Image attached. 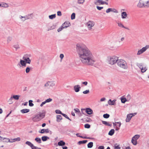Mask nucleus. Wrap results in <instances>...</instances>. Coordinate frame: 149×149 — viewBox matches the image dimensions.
I'll use <instances>...</instances> for the list:
<instances>
[{
  "mask_svg": "<svg viewBox=\"0 0 149 149\" xmlns=\"http://www.w3.org/2000/svg\"><path fill=\"white\" fill-rule=\"evenodd\" d=\"M76 47L82 63L84 65L93 66L96 60L90 50L84 45L80 44H77Z\"/></svg>",
  "mask_w": 149,
  "mask_h": 149,
  "instance_id": "f257e3e1",
  "label": "nucleus"
},
{
  "mask_svg": "<svg viewBox=\"0 0 149 149\" xmlns=\"http://www.w3.org/2000/svg\"><path fill=\"white\" fill-rule=\"evenodd\" d=\"M30 55L25 54L23 56L22 58L24 60L20 59V63L21 65L23 67L26 66V64H30L31 62V60L29 58Z\"/></svg>",
  "mask_w": 149,
  "mask_h": 149,
  "instance_id": "f03ea898",
  "label": "nucleus"
},
{
  "mask_svg": "<svg viewBox=\"0 0 149 149\" xmlns=\"http://www.w3.org/2000/svg\"><path fill=\"white\" fill-rule=\"evenodd\" d=\"M117 65L121 68L126 69L128 66L126 61L122 59H118L117 63Z\"/></svg>",
  "mask_w": 149,
  "mask_h": 149,
  "instance_id": "7ed1b4c3",
  "label": "nucleus"
},
{
  "mask_svg": "<svg viewBox=\"0 0 149 149\" xmlns=\"http://www.w3.org/2000/svg\"><path fill=\"white\" fill-rule=\"evenodd\" d=\"M45 116V113L40 112L39 114L35 115L32 118V120L34 122H38L44 118Z\"/></svg>",
  "mask_w": 149,
  "mask_h": 149,
  "instance_id": "20e7f679",
  "label": "nucleus"
},
{
  "mask_svg": "<svg viewBox=\"0 0 149 149\" xmlns=\"http://www.w3.org/2000/svg\"><path fill=\"white\" fill-rule=\"evenodd\" d=\"M118 59V58L117 56H112L108 57L107 61L109 64L113 65L117 63Z\"/></svg>",
  "mask_w": 149,
  "mask_h": 149,
  "instance_id": "39448f33",
  "label": "nucleus"
},
{
  "mask_svg": "<svg viewBox=\"0 0 149 149\" xmlns=\"http://www.w3.org/2000/svg\"><path fill=\"white\" fill-rule=\"evenodd\" d=\"M149 48V45H146L145 47H143L141 49L139 50L137 54V55H140L142 53H143L147 49Z\"/></svg>",
  "mask_w": 149,
  "mask_h": 149,
  "instance_id": "423d86ee",
  "label": "nucleus"
},
{
  "mask_svg": "<svg viewBox=\"0 0 149 149\" xmlns=\"http://www.w3.org/2000/svg\"><path fill=\"white\" fill-rule=\"evenodd\" d=\"M87 25L88 27V29L90 30L92 29V27L94 25V23L93 21H89L87 23Z\"/></svg>",
  "mask_w": 149,
  "mask_h": 149,
  "instance_id": "0eeeda50",
  "label": "nucleus"
},
{
  "mask_svg": "<svg viewBox=\"0 0 149 149\" xmlns=\"http://www.w3.org/2000/svg\"><path fill=\"white\" fill-rule=\"evenodd\" d=\"M33 14H29L28 15H25L24 16V19H22V20L23 21H24L26 19H32L33 18L32 17Z\"/></svg>",
  "mask_w": 149,
  "mask_h": 149,
  "instance_id": "6e6552de",
  "label": "nucleus"
},
{
  "mask_svg": "<svg viewBox=\"0 0 149 149\" xmlns=\"http://www.w3.org/2000/svg\"><path fill=\"white\" fill-rule=\"evenodd\" d=\"M137 6L139 8L144 7V3L141 0H140L137 5Z\"/></svg>",
  "mask_w": 149,
  "mask_h": 149,
  "instance_id": "1a4fd4ad",
  "label": "nucleus"
},
{
  "mask_svg": "<svg viewBox=\"0 0 149 149\" xmlns=\"http://www.w3.org/2000/svg\"><path fill=\"white\" fill-rule=\"evenodd\" d=\"M70 23L69 21H65L62 24V26L64 28H67L70 25Z\"/></svg>",
  "mask_w": 149,
  "mask_h": 149,
  "instance_id": "9d476101",
  "label": "nucleus"
},
{
  "mask_svg": "<svg viewBox=\"0 0 149 149\" xmlns=\"http://www.w3.org/2000/svg\"><path fill=\"white\" fill-rule=\"evenodd\" d=\"M85 112L89 115L92 114L93 113L92 110L90 108H86L85 109Z\"/></svg>",
  "mask_w": 149,
  "mask_h": 149,
  "instance_id": "9b49d317",
  "label": "nucleus"
},
{
  "mask_svg": "<svg viewBox=\"0 0 149 149\" xmlns=\"http://www.w3.org/2000/svg\"><path fill=\"white\" fill-rule=\"evenodd\" d=\"M81 87L79 85H76L74 86V90L76 92H78L79 91Z\"/></svg>",
  "mask_w": 149,
  "mask_h": 149,
  "instance_id": "f8f14e48",
  "label": "nucleus"
},
{
  "mask_svg": "<svg viewBox=\"0 0 149 149\" xmlns=\"http://www.w3.org/2000/svg\"><path fill=\"white\" fill-rule=\"evenodd\" d=\"M49 132V130L48 129H42L41 131H39V132L40 133L43 134L44 133H48Z\"/></svg>",
  "mask_w": 149,
  "mask_h": 149,
  "instance_id": "ddd939ff",
  "label": "nucleus"
},
{
  "mask_svg": "<svg viewBox=\"0 0 149 149\" xmlns=\"http://www.w3.org/2000/svg\"><path fill=\"white\" fill-rule=\"evenodd\" d=\"M132 116H131V114H127V118L126 119L125 121L126 122H129L130 121V120L132 118Z\"/></svg>",
  "mask_w": 149,
  "mask_h": 149,
  "instance_id": "4468645a",
  "label": "nucleus"
},
{
  "mask_svg": "<svg viewBox=\"0 0 149 149\" xmlns=\"http://www.w3.org/2000/svg\"><path fill=\"white\" fill-rule=\"evenodd\" d=\"M116 100H114L112 101H111V99L109 100L108 101V103L110 105H114L115 104Z\"/></svg>",
  "mask_w": 149,
  "mask_h": 149,
  "instance_id": "2eb2a0df",
  "label": "nucleus"
},
{
  "mask_svg": "<svg viewBox=\"0 0 149 149\" xmlns=\"http://www.w3.org/2000/svg\"><path fill=\"white\" fill-rule=\"evenodd\" d=\"M94 3L95 5H97L98 3H100L101 4H104V1L101 0H96L94 1Z\"/></svg>",
  "mask_w": 149,
  "mask_h": 149,
  "instance_id": "dca6fc26",
  "label": "nucleus"
},
{
  "mask_svg": "<svg viewBox=\"0 0 149 149\" xmlns=\"http://www.w3.org/2000/svg\"><path fill=\"white\" fill-rule=\"evenodd\" d=\"M58 144L60 146H63L65 144V143L63 140H61L58 142Z\"/></svg>",
  "mask_w": 149,
  "mask_h": 149,
  "instance_id": "f3484780",
  "label": "nucleus"
},
{
  "mask_svg": "<svg viewBox=\"0 0 149 149\" xmlns=\"http://www.w3.org/2000/svg\"><path fill=\"white\" fill-rule=\"evenodd\" d=\"M56 121L57 122H60L62 119V116L61 115H58L56 116Z\"/></svg>",
  "mask_w": 149,
  "mask_h": 149,
  "instance_id": "a211bd4d",
  "label": "nucleus"
},
{
  "mask_svg": "<svg viewBox=\"0 0 149 149\" xmlns=\"http://www.w3.org/2000/svg\"><path fill=\"white\" fill-rule=\"evenodd\" d=\"M20 111L22 113H25L29 112L30 111V110L29 109H23L21 110Z\"/></svg>",
  "mask_w": 149,
  "mask_h": 149,
  "instance_id": "6ab92c4d",
  "label": "nucleus"
},
{
  "mask_svg": "<svg viewBox=\"0 0 149 149\" xmlns=\"http://www.w3.org/2000/svg\"><path fill=\"white\" fill-rule=\"evenodd\" d=\"M127 14L125 12H122L121 13V17L122 19H125L127 17Z\"/></svg>",
  "mask_w": 149,
  "mask_h": 149,
  "instance_id": "aec40b11",
  "label": "nucleus"
},
{
  "mask_svg": "<svg viewBox=\"0 0 149 149\" xmlns=\"http://www.w3.org/2000/svg\"><path fill=\"white\" fill-rule=\"evenodd\" d=\"M102 122L104 125H105L107 126H108L110 127L111 126L112 124L109 123V122H108L106 121H104L103 120L102 121Z\"/></svg>",
  "mask_w": 149,
  "mask_h": 149,
  "instance_id": "412c9836",
  "label": "nucleus"
},
{
  "mask_svg": "<svg viewBox=\"0 0 149 149\" xmlns=\"http://www.w3.org/2000/svg\"><path fill=\"white\" fill-rule=\"evenodd\" d=\"M51 84H53V85H54V84L52 82L48 81L45 84V87H48V86H50Z\"/></svg>",
  "mask_w": 149,
  "mask_h": 149,
  "instance_id": "4be33fe9",
  "label": "nucleus"
},
{
  "mask_svg": "<svg viewBox=\"0 0 149 149\" xmlns=\"http://www.w3.org/2000/svg\"><path fill=\"white\" fill-rule=\"evenodd\" d=\"M118 25L119 27L124 28L127 30H129V29L128 28L125 27L121 23H118Z\"/></svg>",
  "mask_w": 149,
  "mask_h": 149,
  "instance_id": "5701e85b",
  "label": "nucleus"
},
{
  "mask_svg": "<svg viewBox=\"0 0 149 149\" xmlns=\"http://www.w3.org/2000/svg\"><path fill=\"white\" fill-rule=\"evenodd\" d=\"M41 139L43 141H46L47 139H49V137L47 136H44L42 137Z\"/></svg>",
  "mask_w": 149,
  "mask_h": 149,
  "instance_id": "b1692460",
  "label": "nucleus"
},
{
  "mask_svg": "<svg viewBox=\"0 0 149 149\" xmlns=\"http://www.w3.org/2000/svg\"><path fill=\"white\" fill-rule=\"evenodd\" d=\"M115 131L113 129H111L109 132L108 135L111 136H112L114 133Z\"/></svg>",
  "mask_w": 149,
  "mask_h": 149,
  "instance_id": "393cba45",
  "label": "nucleus"
},
{
  "mask_svg": "<svg viewBox=\"0 0 149 149\" xmlns=\"http://www.w3.org/2000/svg\"><path fill=\"white\" fill-rule=\"evenodd\" d=\"M35 141H36L39 143H41V139L38 137H36L35 139Z\"/></svg>",
  "mask_w": 149,
  "mask_h": 149,
  "instance_id": "a878e982",
  "label": "nucleus"
},
{
  "mask_svg": "<svg viewBox=\"0 0 149 149\" xmlns=\"http://www.w3.org/2000/svg\"><path fill=\"white\" fill-rule=\"evenodd\" d=\"M88 141L87 140H85L82 141H80L78 142V144L80 145L81 144H84L86 143Z\"/></svg>",
  "mask_w": 149,
  "mask_h": 149,
  "instance_id": "bb28decb",
  "label": "nucleus"
},
{
  "mask_svg": "<svg viewBox=\"0 0 149 149\" xmlns=\"http://www.w3.org/2000/svg\"><path fill=\"white\" fill-rule=\"evenodd\" d=\"M121 102L123 103H125L127 101V99L125 97H121Z\"/></svg>",
  "mask_w": 149,
  "mask_h": 149,
  "instance_id": "cd10ccee",
  "label": "nucleus"
},
{
  "mask_svg": "<svg viewBox=\"0 0 149 149\" xmlns=\"http://www.w3.org/2000/svg\"><path fill=\"white\" fill-rule=\"evenodd\" d=\"M93 146V142H90L87 145L88 148H91Z\"/></svg>",
  "mask_w": 149,
  "mask_h": 149,
  "instance_id": "c85d7f7f",
  "label": "nucleus"
},
{
  "mask_svg": "<svg viewBox=\"0 0 149 149\" xmlns=\"http://www.w3.org/2000/svg\"><path fill=\"white\" fill-rule=\"evenodd\" d=\"M20 139H21L20 137H17L16 138L14 139H12L13 141H10V142H15V141H20Z\"/></svg>",
  "mask_w": 149,
  "mask_h": 149,
  "instance_id": "c756f323",
  "label": "nucleus"
},
{
  "mask_svg": "<svg viewBox=\"0 0 149 149\" xmlns=\"http://www.w3.org/2000/svg\"><path fill=\"white\" fill-rule=\"evenodd\" d=\"M25 143L30 146L31 148L32 147H33V144L32 143H31V142L30 141H27L26 143Z\"/></svg>",
  "mask_w": 149,
  "mask_h": 149,
  "instance_id": "7c9ffc66",
  "label": "nucleus"
},
{
  "mask_svg": "<svg viewBox=\"0 0 149 149\" xmlns=\"http://www.w3.org/2000/svg\"><path fill=\"white\" fill-rule=\"evenodd\" d=\"M132 142L133 144L134 145H136L137 143V141L133 138H132Z\"/></svg>",
  "mask_w": 149,
  "mask_h": 149,
  "instance_id": "2f4dec72",
  "label": "nucleus"
},
{
  "mask_svg": "<svg viewBox=\"0 0 149 149\" xmlns=\"http://www.w3.org/2000/svg\"><path fill=\"white\" fill-rule=\"evenodd\" d=\"M140 135L138 134H136L132 138L134 139L135 140H137L139 138Z\"/></svg>",
  "mask_w": 149,
  "mask_h": 149,
  "instance_id": "473e14b6",
  "label": "nucleus"
},
{
  "mask_svg": "<svg viewBox=\"0 0 149 149\" xmlns=\"http://www.w3.org/2000/svg\"><path fill=\"white\" fill-rule=\"evenodd\" d=\"M12 39V37L11 36H9L7 38V42L8 43Z\"/></svg>",
  "mask_w": 149,
  "mask_h": 149,
  "instance_id": "72a5a7b5",
  "label": "nucleus"
},
{
  "mask_svg": "<svg viewBox=\"0 0 149 149\" xmlns=\"http://www.w3.org/2000/svg\"><path fill=\"white\" fill-rule=\"evenodd\" d=\"M56 15L55 14L49 16V17L50 19H53L56 17Z\"/></svg>",
  "mask_w": 149,
  "mask_h": 149,
  "instance_id": "f704fd0d",
  "label": "nucleus"
},
{
  "mask_svg": "<svg viewBox=\"0 0 149 149\" xmlns=\"http://www.w3.org/2000/svg\"><path fill=\"white\" fill-rule=\"evenodd\" d=\"M76 135L78 137H79L84 138V139H90V138H89V137H84L81 136H80L79 135V133L76 134Z\"/></svg>",
  "mask_w": 149,
  "mask_h": 149,
  "instance_id": "c9c22d12",
  "label": "nucleus"
},
{
  "mask_svg": "<svg viewBox=\"0 0 149 149\" xmlns=\"http://www.w3.org/2000/svg\"><path fill=\"white\" fill-rule=\"evenodd\" d=\"M110 115L109 114L106 113L103 115V117L104 118H109Z\"/></svg>",
  "mask_w": 149,
  "mask_h": 149,
  "instance_id": "e433bc0d",
  "label": "nucleus"
},
{
  "mask_svg": "<svg viewBox=\"0 0 149 149\" xmlns=\"http://www.w3.org/2000/svg\"><path fill=\"white\" fill-rule=\"evenodd\" d=\"M33 101L31 100H30L29 101V105L30 107H33L34 105V104L32 103Z\"/></svg>",
  "mask_w": 149,
  "mask_h": 149,
  "instance_id": "4c0bfd02",
  "label": "nucleus"
},
{
  "mask_svg": "<svg viewBox=\"0 0 149 149\" xmlns=\"http://www.w3.org/2000/svg\"><path fill=\"white\" fill-rule=\"evenodd\" d=\"M56 27V25H53L52 26L50 27L49 28L48 30V31L50 30H52L55 29Z\"/></svg>",
  "mask_w": 149,
  "mask_h": 149,
  "instance_id": "58836bf2",
  "label": "nucleus"
},
{
  "mask_svg": "<svg viewBox=\"0 0 149 149\" xmlns=\"http://www.w3.org/2000/svg\"><path fill=\"white\" fill-rule=\"evenodd\" d=\"M19 95H13V96L12 97H13V98L16 100H18L19 99Z\"/></svg>",
  "mask_w": 149,
  "mask_h": 149,
  "instance_id": "ea45409f",
  "label": "nucleus"
},
{
  "mask_svg": "<svg viewBox=\"0 0 149 149\" xmlns=\"http://www.w3.org/2000/svg\"><path fill=\"white\" fill-rule=\"evenodd\" d=\"M141 72H142L143 73L145 72L147 70V68L145 67V68H142L141 69Z\"/></svg>",
  "mask_w": 149,
  "mask_h": 149,
  "instance_id": "a19ab883",
  "label": "nucleus"
},
{
  "mask_svg": "<svg viewBox=\"0 0 149 149\" xmlns=\"http://www.w3.org/2000/svg\"><path fill=\"white\" fill-rule=\"evenodd\" d=\"M75 14L74 13H72L71 17V19L73 20L75 18Z\"/></svg>",
  "mask_w": 149,
  "mask_h": 149,
  "instance_id": "79ce46f5",
  "label": "nucleus"
},
{
  "mask_svg": "<svg viewBox=\"0 0 149 149\" xmlns=\"http://www.w3.org/2000/svg\"><path fill=\"white\" fill-rule=\"evenodd\" d=\"M2 7L7 8L8 7V4L6 3H2Z\"/></svg>",
  "mask_w": 149,
  "mask_h": 149,
  "instance_id": "37998d69",
  "label": "nucleus"
},
{
  "mask_svg": "<svg viewBox=\"0 0 149 149\" xmlns=\"http://www.w3.org/2000/svg\"><path fill=\"white\" fill-rule=\"evenodd\" d=\"M13 100V97H11L8 100V102L10 104H12L13 103L12 100Z\"/></svg>",
  "mask_w": 149,
  "mask_h": 149,
  "instance_id": "c03bdc74",
  "label": "nucleus"
},
{
  "mask_svg": "<svg viewBox=\"0 0 149 149\" xmlns=\"http://www.w3.org/2000/svg\"><path fill=\"white\" fill-rule=\"evenodd\" d=\"M85 0H77V3L78 4H83Z\"/></svg>",
  "mask_w": 149,
  "mask_h": 149,
  "instance_id": "a18cd8bd",
  "label": "nucleus"
},
{
  "mask_svg": "<svg viewBox=\"0 0 149 149\" xmlns=\"http://www.w3.org/2000/svg\"><path fill=\"white\" fill-rule=\"evenodd\" d=\"M113 11V9L111 8H109L107 9L106 10V12L107 13H108L110 12H112Z\"/></svg>",
  "mask_w": 149,
  "mask_h": 149,
  "instance_id": "49530a36",
  "label": "nucleus"
},
{
  "mask_svg": "<svg viewBox=\"0 0 149 149\" xmlns=\"http://www.w3.org/2000/svg\"><path fill=\"white\" fill-rule=\"evenodd\" d=\"M55 111L57 114H59L62 115V114L63 113L60 110L58 109L56 110Z\"/></svg>",
  "mask_w": 149,
  "mask_h": 149,
  "instance_id": "de8ad7c7",
  "label": "nucleus"
},
{
  "mask_svg": "<svg viewBox=\"0 0 149 149\" xmlns=\"http://www.w3.org/2000/svg\"><path fill=\"white\" fill-rule=\"evenodd\" d=\"M52 99L49 98L46 100L45 101V102L46 103L47 102H49L52 101Z\"/></svg>",
  "mask_w": 149,
  "mask_h": 149,
  "instance_id": "09e8293b",
  "label": "nucleus"
},
{
  "mask_svg": "<svg viewBox=\"0 0 149 149\" xmlns=\"http://www.w3.org/2000/svg\"><path fill=\"white\" fill-rule=\"evenodd\" d=\"M30 68L29 67H27L26 69V73H28L30 71Z\"/></svg>",
  "mask_w": 149,
  "mask_h": 149,
  "instance_id": "8fccbe9b",
  "label": "nucleus"
},
{
  "mask_svg": "<svg viewBox=\"0 0 149 149\" xmlns=\"http://www.w3.org/2000/svg\"><path fill=\"white\" fill-rule=\"evenodd\" d=\"M13 46L16 49V50L17 49H19L20 48V47H19V45L18 44L14 45H13Z\"/></svg>",
  "mask_w": 149,
  "mask_h": 149,
  "instance_id": "3c124183",
  "label": "nucleus"
},
{
  "mask_svg": "<svg viewBox=\"0 0 149 149\" xmlns=\"http://www.w3.org/2000/svg\"><path fill=\"white\" fill-rule=\"evenodd\" d=\"M90 125L88 124H86L84 125V127L86 128H89L90 127Z\"/></svg>",
  "mask_w": 149,
  "mask_h": 149,
  "instance_id": "603ef678",
  "label": "nucleus"
},
{
  "mask_svg": "<svg viewBox=\"0 0 149 149\" xmlns=\"http://www.w3.org/2000/svg\"><path fill=\"white\" fill-rule=\"evenodd\" d=\"M146 7L148 8L149 7V1H147L146 2V4H144V7Z\"/></svg>",
  "mask_w": 149,
  "mask_h": 149,
  "instance_id": "864d4df0",
  "label": "nucleus"
},
{
  "mask_svg": "<svg viewBox=\"0 0 149 149\" xmlns=\"http://www.w3.org/2000/svg\"><path fill=\"white\" fill-rule=\"evenodd\" d=\"M64 28V27H63V26H62V25H61V27H59L57 30V31L58 32H59L60 31H62L63 29Z\"/></svg>",
  "mask_w": 149,
  "mask_h": 149,
  "instance_id": "5fc2aeb1",
  "label": "nucleus"
},
{
  "mask_svg": "<svg viewBox=\"0 0 149 149\" xmlns=\"http://www.w3.org/2000/svg\"><path fill=\"white\" fill-rule=\"evenodd\" d=\"M33 147H32L31 148L32 149H41V148L35 146L33 145Z\"/></svg>",
  "mask_w": 149,
  "mask_h": 149,
  "instance_id": "6e6d98bb",
  "label": "nucleus"
},
{
  "mask_svg": "<svg viewBox=\"0 0 149 149\" xmlns=\"http://www.w3.org/2000/svg\"><path fill=\"white\" fill-rule=\"evenodd\" d=\"M85 111H86L85 109H81V111L82 113L84 115H86L85 114V113H86L85 112Z\"/></svg>",
  "mask_w": 149,
  "mask_h": 149,
  "instance_id": "4d7b16f0",
  "label": "nucleus"
},
{
  "mask_svg": "<svg viewBox=\"0 0 149 149\" xmlns=\"http://www.w3.org/2000/svg\"><path fill=\"white\" fill-rule=\"evenodd\" d=\"M74 110L75 111V112L76 113H77L80 111L79 110L78 108L74 109Z\"/></svg>",
  "mask_w": 149,
  "mask_h": 149,
  "instance_id": "13d9d810",
  "label": "nucleus"
},
{
  "mask_svg": "<svg viewBox=\"0 0 149 149\" xmlns=\"http://www.w3.org/2000/svg\"><path fill=\"white\" fill-rule=\"evenodd\" d=\"M89 93V90H86L85 91H84L83 93L84 94H86Z\"/></svg>",
  "mask_w": 149,
  "mask_h": 149,
  "instance_id": "bf43d9fd",
  "label": "nucleus"
},
{
  "mask_svg": "<svg viewBox=\"0 0 149 149\" xmlns=\"http://www.w3.org/2000/svg\"><path fill=\"white\" fill-rule=\"evenodd\" d=\"M96 8L97 10H100L102 9H103V7H100L98 6H96Z\"/></svg>",
  "mask_w": 149,
  "mask_h": 149,
  "instance_id": "052dcab7",
  "label": "nucleus"
},
{
  "mask_svg": "<svg viewBox=\"0 0 149 149\" xmlns=\"http://www.w3.org/2000/svg\"><path fill=\"white\" fill-rule=\"evenodd\" d=\"M115 149H120L121 148L120 146L119 145H117V146H114Z\"/></svg>",
  "mask_w": 149,
  "mask_h": 149,
  "instance_id": "680f3d73",
  "label": "nucleus"
},
{
  "mask_svg": "<svg viewBox=\"0 0 149 149\" xmlns=\"http://www.w3.org/2000/svg\"><path fill=\"white\" fill-rule=\"evenodd\" d=\"M137 65L139 67V68L140 69H141V68H143L142 65L141 63L138 64Z\"/></svg>",
  "mask_w": 149,
  "mask_h": 149,
  "instance_id": "e2e57ef3",
  "label": "nucleus"
},
{
  "mask_svg": "<svg viewBox=\"0 0 149 149\" xmlns=\"http://www.w3.org/2000/svg\"><path fill=\"white\" fill-rule=\"evenodd\" d=\"M57 15L58 16H61L62 15L61 11H58L57 12Z\"/></svg>",
  "mask_w": 149,
  "mask_h": 149,
  "instance_id": "0e129e2a",
  "label": "nucleus"
},
{
  "mask_svg": "<svg viewBox=\"0 0 149 149\" xmlns=\"http://www.w3.org/2000/svg\"><path fill=\"white\" fill-rule=\"evenodd\" d=\"M127 99L128 100H130V99L131 98V95H129V94H128L127 96Z\"/></svg>",
  "mask_w": 149,
  "mask_h": 149,
  "instance_id": "69168bd1",
  "label": "nucleus"
},
{
  "mask_svg": "<svg viewBox=\"0 0 149 149\" xmlns=\"http://www.w3.org/2000/svg\"><path fill=\"white\" fill-rule=\"evenodd\" d=\"M62 115L65 117L67 119L68 118V117L66 114L63 113L62 114Z\"/></svg>",
  "mask_w": 149,
  "mask_h": 149,
  "instance_id": "338daca9",
  "label": "nucleus"
},
{
  "mask_svg": "<svg viewBox=\"0 0 149 149\" xmlns=\"http://www.w3.org/2000/svg\"><path fill=\"white\" fill-rule=\"evenodd\" d=\"M98 149H104V147L103 146H100L98 147Z\"/></svg>",
  "mask_w": 149,
  "mask_h": 149,
  "instance_id": "774afa93",
  "label": "nucleus"
}]
</instances>
